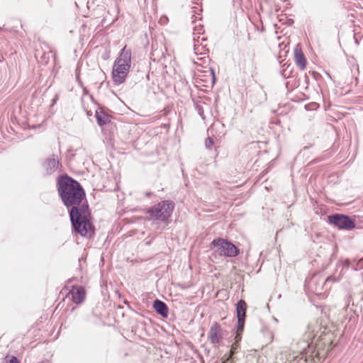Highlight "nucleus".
<instances>
[{
    "mask_svg": "<svg viewBox=\"0 0 363 363\" xmlns=\"http://www.w3.org/2000/svg\"><path fill=\"white\" fill-rule=\"evenodd\" d=\"M57 189L65 206L72 207L69 216L74 230L82 236H86L91 230V223L88 205L81 204L85 197L84 189L79 182L67 176L58 180Z\"/></svg>",
    "mask_w": 363,
    "mask_h": 363,
    "instance_id": "1",
    "label": "nucleus"
},
{
    "mask_svg": "<svg viewBox=\"0 0 363 363\" xmlns=\"http://www.w3.org/2000/svg\"><path fill=\"white\" fill-rule=\"evenodd\" d=\"M131 63V52L125 46L114 62L112 78L116 84L123 83L129 72Z\"/></svg>",
    "mask_w": 363,
    "mask_h": 363,
    "instance_id": "2",
    "label": "nucleus"
},
{
    "mask_svg": "<svg viewBox=\"0 0 363 363\" xmlns=\"http://www.w3.org/2000/svg\"><path fill=\"white\" fill-rule=\"evenodd\" d=\"M318 341H320L319 338L315 340L314 329L309 326L302 338L296 342L294 351L301 355V359L306 362L308 357L313 355L315 348L319 347V344L317 343Z\"/></svg>",
    "mask_w": 363,
    "mask_h": 363,
    "instance_id": "3",
    "label": "nucleus"
},
{
    "mask_svg": "<svg viewBox=\"0 0 363 363\" xmlns=\"http://www.w3.org/2000/svg\"><path fill=\"white\" fill-rule=\"evenodd\" d=\"M174 203L172 201H164L155 205L148 211L152 219L164 221L167 220L172 213Z\"/></svg>",
    "mask_w": 363,
    "mask_h": 363,
    "instance_id": "4",
    "label": "nucleus"
},
{
    "mask_svg": "<svg viewBox=\"0 0 363 363\" xmlns=\"http://www.w3.org/2000/svg\"><path fill=\"white\" fill-rule=\"evenodd\" d=\"M211 246L215 252L220 256L232 257L237 256L239 252L234 244L223 238L213 240Z\"/></svg>",
    "mask_w": 363,
    "mask_h": 363,
    "instance_id": "5",
    "label": "nucleus"
},
{
    "mask_svg": "<svg viewBox=\"0 0 363 363\" xmlns=\"http://www.w3.org/2000/svg\"><path fill=\"white\" fill-rule=\"evenodd\" d=\"M329 223L338 227L340 229L352 230L355 227L354 222L348 216L336 214L328 217Z\"/></svg>",
    "mask_w": 363,
    "mask_h": 363,
    "instance_id": "6",
    "label": "nucleus"
},
{
    "mask_svg": "<svg viewBox=\"0 0 363 363\" xmlns=\"http://www.w3.org/2000/svg\"><path fill=\"white\" fill-rule=\"evenodd\" d=\"M223 336V330L220 325L214 323L210 328L208 337L213 344H218Z\"/></svg>",
    "mask_w": 363,
    "mask_h": 363,
    "instance_id": "7",
    "label": "nucleus"
},
{
    "mask_svg": "<svg viewBox=\"0 0 363 363\" xmlns=\"http://www.w3.org/2000/svg\"><path fill=\"white\" fill-rule=\"evenodd\" d=\"M59 160L54 156L47 159L43 163V168L47 174H51L55 172L59 168Z\"/></svg>",
    "mask_w": 363,
    "mask_h": 363,
    "instance_id": "8",
    "label": "nucleus"
},
{
    "mask_svg": "<svg viewBox=\"0 0 363 363\" xmlns=\"http://www.w3.org/2000/svg\"><path fill=\"white\" fill-rule=\"evenodd\" d=\"M70 294L72 296V301L77 304L82 303L86 296L85 290L82 286H73Z\"/></svg>",
    "mask_w": 363,
    "mask_h": 363,
    "instance_id": "9",
    "label": "nucleus"
},
{
    "mask_svg": "<svg viewBox=\"0 0 363 363\" xmlns=\"http://www.w3.org/2000/svg\"><path fill=\"white\" fill-rule=\"evenodd\" d=\"M294 58L296 65L299 67L300 69L303 70L306 66V60L301 49H295Z\"/></svg>",
    "mask_w": 363,
    "mask_h": 363,
    "instance_id": "10",
    "label": "nucleus"
},
{
    "mask_svg": "<svg viewBox=\"0 0 363 363\" xmlns=\"http://www.w3.org/2000/svg\"><path fill=\"white\" fill-rule=\"evenodd\" d=\"M153 307L155 311L163 317L167 316L168 308L167 305L162 301L155 300L153 303Z\"/></svg>",
    "mask_w": 363,
    "mask_h": 363,
    "instance_id": "11",
    "label": "nucleus"
},
{
    "mask_svg": "<svg viewBox=\"0 0 363 363\" xmlns=\"http://www.w3.org/2000/svg\"><path fill=\"white\" fill-rule=\"evenodd\" d=\"M96 118L99 125L102 126L110 123V116L103 111H96Z\"/></svg>",
    "mask_w": 363,
    "mask_h": 363,
    "instance_id": "12",
    "label": "nucleus"
},
{
    "mask_svg": "<svg viewBox=\"0 0 363 363\" xmlns=\"http://www.w3.org/2000/svg\"><path fill=\"white\" fill-rule=\"evenodd\" d=\"M247 305L245 301L240 300L237 303V317L238 318H245Z\"/></svg>",
    "mask_w": 363,
    "mask_h": 363,
    "instance_id": "13",
    "label": "nucleus"
},
{
    "mask_svg": "<svg viewBox=\"0 0 363 363\" xmlns=\"http://www.w3.org/2000/svg\"><path fill=\"white\" fill-rule=\"evenodd\" d=\"M244 325L245 318H238L237 335L235 336V340L237 342L241 340L240 333L243 330Z\"/></svg>",
    "mask_w": 363,
    "mask_h": 363,
    "instance_id": "14",
    "label": "nucleus"
},
{
    "mask_svg": "<svg viewBox=\"0 0 363 363\" xmlns=\"http://www.w3.org/2000/svg\"><path fill=\"white\" fill-rule=\"evenodd\" d=\"M213 144V141L211 138H208L205 141V145L207 148H211Z\"/></svg>",
    "mask_w": 363,
    "mask_h": 363,
    "instance_id": "15",
    "label": "nucleus"
},
{
    "mask_svg": "<svg viewBox=\"0 0 363 363\" xmlns=\"http://www.w3.org/2000/svg\"><path fill=\"white\" fill-rule=\"evenodd\" d=\"M9 363H19V361L18 360V359L16 357H12V358L9 361Z\"/></svg>",
    "mask_w": 363,
    "mask_h": 363,
    "instance_id": "16",
    "label": "nucleus"
},
{
    "mask_svg": "<svg viewBox=\"0 0 363 363\" xmlns=\"http://www.w3.org/2000/svg\"><path fill=\"white\" fill-rule=\"evenodd\" d=\"M236 342H238L236 341ZM237 347H238L237 343H235L233 345L232 348H231L232 353H233L235 352V350L237 349Z\"/></svg>",
    "mask_w": 363,
    "mask_h": 363,
    "instance_id": "17",
    "label": "nucleus"
},
{
    "mask_svg": "<svg viewBox=\"0 0 363 363\" xmlns=\"http://www.w3.org/2000/svg\"><path fill=\"white\" fill-rule=\"evenodd\" d=\"M211 74L212 75V80H213V82H215V74H214V72L213 69H211Z\"/></svg>",
    "mask_w": 363,
    "mask_h": 363,
    "instance_id": "18",
    "label": "nucleus"
},
{
    "mask_svg": "<svg viewBox=\"0 0 363 363\" xmlns=\"http://www.w3.org/2000/svg\"><path fill=\"white\" fill-rule=\"evenodd\" d=\"M223 363H230V362H229V360H228V359H226V360H225V362H223Z\"/></svg>",
    "mask_w": 363,
    "mask_h": 363,
    "instance_id": "19",
    "label": "nucleus"
},
{
    "mask_svg": "<svg viewBox=\"0 0 363 363\" xmlns=\"http://www.w3.org/2000/svg\"><path fill=\"white\" fill-rule=\"evenodd\" d=\"M298 357V355H297V356H294V357H293V358H294V360L296 358H297Z\"/></svg>",
    "mask_w": 363,
    "mask_h": 363,
    "instance_id": "20",
    "label": "nucleus"
}]
</instances>
